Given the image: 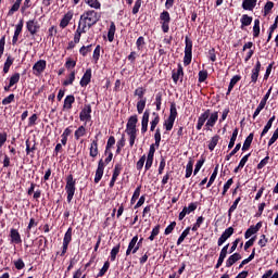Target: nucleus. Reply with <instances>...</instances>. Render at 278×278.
<instances>
[{"instance_id": "nucleus-1", "label": "nucleus", "mask_w": 278, "mask_h": 278, "mask_svg": "<svg viewBox=\"0 0 278 278\" xmlns=\"http://www.w3.org/2000/svg\"><path fill=\"white\" fill-rule=\"evenodd\" d=\"M98 21H101V13L94 10L85 11L79 18L78 27L74 34V42L81 40V34H86L90 27L97 25Z\"/></svg>"}, {"instance_id": "nucleus-2", "label": "nucleus", "mask_w": 278, "mask_h": 278, "mask_svg": "<svg viewBox=\"0 0 278 278\" xmlns=\"http://www.w3.org/2000/svg\"><path fill=\"white\" fill-rule=\"evenodd\" d=\"M75 184L76 180L73 178V174H70L66 178V186H65V191L67 194V203H71L73 201V197H75Z\"/></svg>"}, {"instance_id": "nucleus-3", "label": "nucleus", "mask_w": 278, "mask_h": 278, "mask_svg": "<svg viewBox=\"0 0 278 278\" xmlns=\"http://www.w3.org/2000/svg\"><path fill=\"white\" fill-rule=\"evenodd\" d=\"M185 43H186V47H185L184 64L185 66H188L192 62V40L186 37Z\"/></svg>"}, {"instance_id": "nucleus-4", "label": "nucleus", "mask_w": 278, "mask_h": 278, "mask_svg": "<svg viewBox=\"0 0 278 278\" xmlns=\"http://www.w3.org/2000/svg\"><path fill=\"white\" fill-rule=\"evenodd\" d=\"M160 21H161V25H162V31L164 34H168L169 29H170V13H168V11H163L160 14Z\"/></svg>"}, {"instance_id": "nucleus-5", "label": "nucleus", "mask_w": 278, "mask_h": 278, "mask_svg": "<svg viewBox=\"0 0 278 278\" xmlns=\"http://www.w3.org/2000/svg\"><path fill=\"white\" fill-rule=\"evenodd\" d=\"M139 250H140V243H138V236H135L132 237V239L128 244V248L126 250V255L128 256L130 253H132V255H136V253H138Z\"/></svg>"}, {"instance_id": "nucleus-6", "label": "nucleus", "mask_w": 278, "mask_h": 278, "mask_svg": "<svg viewBox=\"0 0 278 278\" xmlns=\"http://www.w3.org/2000/svg\"><path fill=\"white\" fill-rule=\"evenodd\" d=\"M45 68H47V61L45 60H39L36 62L33 66V73L38 77L39 75H42L45 73Z\"/></svg>"}, {"instance_id": "nucleus-7", "label": "nucleus", "mask_w": 278, "mask_h": 278, "mask_svg": "<svg viewBox=\"0 0 278 278\" xmlns=\"http://www.w3.org/2000/svg\"><path fill=\"white\" fill-rule=\"evenodd\" d=\"M90 114H92V106H90V104H86L79 113V119L84 123H88L91 118Z\"/></svg>"}, {"instance_id": "nucleus-8", "label": "nucleus", "mask_w": 278, "mask_h": 278, "mask_svg": "<svg viewBox=\"0 0 278 278\" xmlns=\"http://www.w3.org/2000/svg\"><path fill=\"white\" fill-rule=\"evenodd\" d=\"M231 236H233V227H229L227 228L222 236L218 238L217 240V244L218 247H223V244H225V242H227V240H229V238H231Z\"/></svg>"}, {"instance_id": "nucleus-9", "label": "nucleus", "mask_w": 278, "mask_h": 278, "mask_svg": "<svg viewBox=\"0 0 278 278\" xmlns=\"http://www.w3.org/2000/svg\"><path fill=\"white\" fill-rule=\"evenodd\" d=\"M26 29H28L30 36H36V34H38V31L40 29V25L38 24V22L36 20H29L26 23Z\"/></svg>"}, {"instance_id": "nucleus-10", "label": "nucleus", "mask_w": 278, "mask_h": 278, "mask_svg": "<svg viewBox=\"0 0 278 278\" xmlns=\"http://www.w3.org/2000/svg\"><path fill=\"white\" fill-rule=\"evenodd\" d=\"M261 71H262V63L260 61H256L255 66L252 68L251 84H257V79L260 78Z\"/></svg>"}, {"instance_id": "nucleus-11", "label": "nucleus", "mask_w": 278, "mask_h": 278, "mask_svg": "<svg viewBox=\"0 0 278 278\" xmlns=\"http://www.w3.org/2000/svg\"><path fill=\"white\" fill-rule=\"evenodd\" d=\"M218 121V112H214L208 115L207 122L205 124L206 131H212V127L216 125V122Z\"/></svg>"}, {"instance_id": "nucleus-12", "label": "nucleus", "mask_w": 278, "mask_h": 278, "mask_svg": "<svg viewBox=\"0 0 278 278\" xmlns=\"http://www.w3.org/2000/svg\"><path fill=\"white\" fill-rule=\"evenodd\" d=\"M197 210V203H190L188 206H185L178 215V219L182 220L186 218L187 214H192Z\"/></svg>"}, {"instance_id": "nucleus-13", "label": "nucleus", "mask_w": 278, "mask_h": 278, "mask_svg": "<svg viewBox=\"0 0 278 278\" xmlns=\"http://www.w3.org/2000/svg\"><path fill=\"white\" fill-rule=\"evenodd\" d=\"M105 168V163L103 160H100L98 163V168L96 170V176H94V184H99L103 177V170Z\"/></svg>"}, {"instance_id": "nucleus-14", "label": "nucleus", "mask_w": 278, "mask_h": 278, "mask_svg": "<svg viewBox=\"0 0 278 278\" xmlns=\"http://www.w3.org/2000/svg\"><path fill=\"white\" fill-rule=\"evenodd\" d=\"M136 125H138V115H131L126 125V132L137 131Z\"/></svg>"}, {"instance_id": "nucleus-15", "label": "nucleus", "mask_w": 278, "mask_h": 278, "mask_svg": "<svg viewBox=\"0 0 278 278\" xmlns=\"http://www.w3.org/2000/svg\"><path fill=\"white\" fill-rule=\"evenodd\" d=\"M207 118H210V109H207L199 116L197 124L198 131H201V129H203V126L205 125V121H207Z\"/></svg>"}, {"instance_id": "nucleus-16", "label": "nucleus", "mask_w": 278, "mask_h": 278, "mask_svg": "<svg viewBox=\"0 0 278 278\" xmlns=\"http://www.w3.org/2000/svg\"><path fill=\"white\" fill-rule=\"evenodd\" d=\"M172 79L174 84H177V81H184V67L181 65H178L177 71H173L172 73Z\"/></svg>"}, {"instance_id": "nucleus-17", "label": "nucleus", "mask_w": 278, "mask_h": 278, "mask_svg": "<svg viewBox=\"0 0 278 278\" xmlns=\"http://www.w3.org/2000/svg\"><path fill=\"white\" fill-rule=\"evenodd\" d=\"M91 79H92V70L88 68V70H86L84 76L80 79L81 88H86V86H88V84H90Z\"/></svg>"}, {"instance_id": "nucleus-18", "label": "nucleus", "mask_w": 278, "mask_h": 278, "mask_svg": "<svg viewBox=\"0 0 278 278\" xmlns=\"http://www.w3.org/2000/svg\"><path fill=\"white\" fill-rule=\"evenodd\" d=\"M149 110L144 111L141 119V134H147V130L149 129Z\"/></svg>"}, {"instance_id": "nucleus-19", "label": "nucleus", "mask_w": 278, "mask_h": 278, "mask_svg": "<svg viewBox=\"0 0 278 278\" xmlns=\"http://www.w3.org/2000/svg\"><path fill=\"white\" fill-rule=\"evenodd\" d=\"M89 155L90 157H97L99 155V138L97 136L91 142Z\"/></svg>"}, {"instance_id": "nucleus-20", "label": "nucleus", "mask_w": 278, "mask_h": 278, "mask_svg": "<svg viewBox=\"0 0 278 278\" xmlns=\"http://www.w3.org/2000/svg\"><path fill=\"white\" fill-rule=\"evenodd\" d=\"M73 21V12L68 11L61 20L60 27L61 29H66L68 27V23Z\"/></svg>"}, {"instance_id": "nucleus-21", "label": "nucleus", "mask_w": 278, "mask_h": 278, "mask_svg": "<svg viewBox=\"0 0 278 278\" xmlns=\"http://www.w3.org/2000/svg\"><path fill=\"white\" fill-rule=\"evenodd\" d=\"M239 260H242V255H240V253H233L226 261V268H231V266H233L236 262H239Z\"/></svg>"}, {"instance_id": "nucleus-22", "label": "nucleus", "mask_w": 278, "mask_h": 278, "mask_svg": "<svg viewBox=\"0 0 278 278\" xmlns=\"http://www.w3.org/2000/svg\"><path fill=\"white\" fill-rule=\"evenodd\" d=\"M10 238L13 244H21V242H23V240L21 239V233L14 228H12L10 231Z\"/></svg>"}, {"instance_id": "nucleus-23", "label": "nucleus", "mask_w": 278, "mask_h": 278, "mask_svg": "<svg viewBox=\"0 0 278 278\" xmlns=\"http://www.w3.org/2000/svg\"><path fill=\"white\" fill-rule=\"evenodd\" d=\"M255 5H257V0H243L242 2L243 10H248L249 12H253Z\"/></svg>"}, {"instance_id": "nucleus-24", "label": "nucleus", "mask_w": 278, "mask_h": 278, "mask_svg": "<svg viewBox=\"0 0 278 278\" xmlns=\"http://www.w3.org/2000/svg\"><path fill=\"white\" fill-rule=\"evenodd\" d=\"M73 103H75V96H66L64 99L63 110H72Z\"/></svg>"}, {"instance_id": "nucleus-25", "label": "nucleus", "mask_w": 278, "mask_h": 278, "mask_svg": "<svg viewBox=\"0 0 278 278\" xmlns=\"http://www.w3.org/2000/svg\"><path fill=\"white\" fill-rule=\"evenodd\" d=\"M21 31H23V21H20V23L15 26L12 45H16V42H18V36H21Z\"/></svg>"}, {"instance_id": "nucleus-26", "label": "nucleus", "mask_w": 278, "mask_h": 278, "mask_svg": "<svg viewBox=\"0 0 278 278\" xmlns=\"http://www.w3.org/2000/svg\"><path fill=\"white\" fill-rule=\"evenodd\" d=\"M242 79V76L240 75H235L229 83L228 86V91H227V96L231 94V90H233V86H236V84H238V81H240Z\"/></svg>"}, {"instance_id": "nucleus-27", "label": "nucleus", "mask_w": 278, "mask_h": 278, "mask_svg": "<svg viewBox=\"0 0 278 278\" xmlns=\"http://www.w3.org/2000/svg\"><path fill=\"white\" fill-rule=\"evenodd\" d=\"M275 115L274 116H271L269 119H268V122H267V124L264 126V128H263V131L261 132V138H264V136H266V134H267V131H270V128L273 127V123H275Z\"/></svg>"}, {"instance_id": "nucleus-28", "label": "nucleus", "mask_w": 278, "mask_h": 278, "mask_svg": "<svg viewBox=\"0 0 278 278\" xmlns=\"http://www.w3.org/2000/svg\"><path fill=\"white\" fill-rule=\"evenodd\" d=\"M253 142V132H251L244 140V143L242 146V151H249L251 149V144Z\"/></svg>"}, {"instance_id": "nucleus-29", "label": "nucleus", "mask_w": 278, "mask_h": 278, "mask_svg": "<svg viewBox=\"0 0 278 278\" xmlns=\"http://www.w3.org/2000/svg\"><path fill=\"white\" fill-rule=\"evenodd\" d=\"M12 64H14V58L9 55L5 60V62H4V65H3V73L4 74L10 73V66H12Z\"/></svg>"}, {"instance_id": "nucleus-30", "label": "nucleus", "mask_w": 278, "mask_h": 278, "mask_svg": "<svg viewBox=\"0 0 278 278\" xmlns=\"http://www.w3.org/2000/svg\"><path fill=\"white\" fill-rule=\"evenodd\" d=\"M114 34H116V25L112 22L108 33L109 42H114Z\"/></svg>"}, {"instance_id": "nucleus-31", "label": "nucleus", "mask_w": 278, "mask_h": 278, "mask_svg": "<svg viewBox=\"0 0 278 278\" xmlns=\"http://www.w3.org/2000/svg\"><path fill=\"white\" fill-rule=\"evenodd\" d=\"M85 3L93 10H101V2L99 0H85Z\"/></svg>"}, {"instance_id": "nucleus-32", "label": "nucleus", "mask_w": 278, "mask_h": 278, "mask_svg": "<svg viewBox=\"0 0 278 278\" xmlns=\"http://www.w3.org/2000/svg\"><path fill=\"white\" fill-rule=\"evenodd\" d=\"M253 23V17L248 14H243L241 17V27H249Z\"/></svg>"}, {"instance_id": "nucleus-33", "label": "nucleus", "mask_w": 278, "mask_h": 278, "mask_svg": "<svg viewBox=\"0 0 278 278\" xmlns=\"http://www.w3.org/2000/svg\"><path fill=\"white\" fill-rule=\"evenodd\" d=\"M194 166V161L192 159L189 160L187 166H186V179H189V177H192V168Z\"/></svg>"}, {"instance_id": "nucleus-34", "label": "nucleus", "mask_w": 278, "mask_h": 278, "mask_svg": "<svg viewBox=\"0 0 278 278\" xmlns=\"http://www.w3.org/2000/svg\"><path fill=\"white\" fill-rule=\"evenodd\" d=\"M240 201H242V198L240 197L233 201L232 205L228 210V218H231V214L238 210V203H240Z\"/></svg>"}, {"instance_id": "nucleus-35", "label": "nucleus", "mask_w": 278, "mask_h": 278, "mask_svg": "<svg viewBox=\"0 0 278 278\" xmlns=\"http://www.w3.org/2000/svg\"><path fill=\"white\" fill-rule=\"evenodd\" d=\"M71 240H73V228H68L63 238V244H71Z\"/></svg>"}, {"instance_id": "nucleus-36", "label": "nucleus", "mask_w": 278, "mask_h": 278, "mask_svg": "<svg viewBox=\"0 0 278 278\" xmlns=\"http://www.w3.org/2000/svg\"><path fill=\"white\" fill-rule=\"evenodd\" d=\"M144 108H147V99H141L137 102V112L138 114H142L144 112Z\"/></svg>"}, {"instance_id": "nucleus-37", "label": "nucleus", "mask_w": 278, "mask_h": 278, "mask_svg": "<svg viewBox=\"0 0 278 278\" xmlns=\"http://www.w3.org/2000/svg\"><path fill=\"white\" fill-rule=\"evenodd\" d=\"M153 116H155L152 122L150 123V131H155V128L157 127V125H160V115H157L156 113H153Z\"/></svg>"}, {"instance_id": "nucleus-38", "label": "nucleus", "mask_w": 278, "mask_h": 278, "mask_svg": "<svg viewBox=\"0 0 278 278\" xmlns=\"http://www.w3.org/2000/svg\"><path fill=\"white\" fill-rule=\"evenodd\" d=\"M74 136L76 140H79V138H84V136H86V127H78V129L75 130Z\"/></svg>"}, {"instance_id": "nucleus-39", "label": "nucleus", "mask_w": 278, "mask_h": 278, "mask_svg": "<svg viewBox=\"0 0 278 278\" xmlns=\"http://www.w3.org/2000/svg\"><path fill=\"white\" fill-rule=\"evenodd\" d=\"M218 140H220V137L218 135H215L214 137H212L208 143L210 151H214V149H216V144H218Z\"/></svg>"}, {"instance_id": "nucleus-40", "label": "nucleus", "mask_w": 278, "mask_h": 278, "mask_svg": "<svg viewBox=\"0 0 278 278\" xmlns=\"http://www.w3.org/2000/svg\"><path fill=\"white\" fill-rule=\"evenodd\" d=\"M266 108V102L265 100H261L258 106L256 108V110L254 111L253 114V118H257V116H260V112H262V110H264Z\"/></svg>"}, {"instance_id": "nucleus-41", "label": "nucleus", "mask_w": 278, "mask_h": 278, "mask_svg": "<svg viewBox=\"0 0 278 278\" xmlns=\"http://www.w3.org/2000/svg\"><path fill=\"white\" fill-rule=\"evenodd\" d=\"M190 235V227H187L182 233L180 235V237L177 240V245L179 247V244H181V242H184L186 240V238H188V236Z\"/></svg>"}, {"instance_id": "nucleus-42", "label": "nucleus", "mask_w": 278, "mask_h": 278, "mask_svg": "<svg viewBox=\"0 0 278 278\" xmlns=\"http://www.w3.org/2000/svg\"><path fill=\"white\" fill-rule=\"evenodd\" d=\"M146 92H147V89H144L142 87H138L135 90L134 94H135V97H138L139 100H142V99H147V98H144Z\"/></svg>"}, {"instance_id": "nucleus-43", "label": "nucleus", "mask_w": 278, "mask_h": 278, "mask_svg": "<svg viewBox=\"0 0 278 278\" xmlns=\"http://www.w3.org/2000/svg\"><path fill=\"white\" fill-rule=\"evenodd\" d=\"M18 81H21V74L15 73L10 77L9 85L16 86V84H18Z\"/></svg>"}, {"instance_id": "nucleus-44", "label": "nucleus", "mask_w": 278, "mask_h": 278, "mask_svg": "<svg viewBox=\"0 0 278 278\" xmlns=\"http://www.w3.org/2000/svg\"><path fill=\"white\" fill-rule=\"evenodd\" d=\"M119 251H121V243H118L111 250V262L116 261V256L118 255Z\"/></svg>"}, {"instance_id": "nucleus-45", "label": "nucleus", "mask_w": 278, "mask_h": 278, "mask_svg": "<svg viewBox=\"0 0 278 278\" xmlns=\"http://www.w3.org/2000/svg\"><path fill=\"white\" fill-rule=\"evenodd\" d=\"M237 138H238V128H235V130L232 131L230 141H229V144H228V149H233Z\"/></svg>"}, {"instance_id": "nucleus-46", "label": "nucleus", "mask_w": 278, "mask_h": 278, "mask_svg": "<svg viewBox=\"0 0 278 278\" xmlns=\"http://www.w3.org/2000/svg\"><path fill=\"white\" fill-rule=\"evenodd\" d=\"M168 118H172L173 121H175V118H177V106H176L175 102H173L170 104Z\"/></svg>"}, {"instance_id": "nucleus-47", "label": "nucleus", "mask_w": 278, "mask_h": 278, "mask_svg": "<svg viewBox=\"0 0 278 278\" xmlns=\"http://www.w3.org/2000/svg\"><path fill=\"white\" fill-rule=\"evenodd\" d=\"M90 51H92V45L89 46H83L79 49V53L80 55H83L84 58H86L88 55V53H90Z\"/></svg>"}, {"instance_id": "nucleus-48", "label": "nucleus", "mask_w": 278, "mask_h": 278, "mask_svg": "<svg viewBox=\"0 0 278 278\" xmlns=\"http://www.w3.org/2000/svg\"><path fill=\"white\" fill-rule=\"evenodd\" d=\"M218 176V167H216L214 169V172L212 173L208 182L206 185V188H210L212 186V184H214V181H216V177Z\"/></svg>"}, {"instance_id": "nucleus-49", "label": "nucleus", "mask_w": 278, "mask_h": 278, "mask_svg": "<svg viewBox=\"0 0 278 278\" xmlns=\"http://www.w3.org/2000/svg\"><path fill=\"white\" fill-rule=\"evenodd\" d=\"M241 147L242 144L240 143L236 144L235 149L228 155H226L227 162H229V160H231V157H233V155L240 151Z\"/></svg>"}, {"instance_id": "nucleus-50", "label": "nucleus", "mask_w": 278, "mask_h": 278, "mask_svg": "<svg viewBox=\"0 0 278 278\" xmlns=\"http://www.w3.org/2000/svg\"><path fill=\"white\" fill-rule=\"evenodd\" d=\"M159 235H160V225H156V226L152 229L151 235H150V237H149V240H150L151 242H153V240H155V237L159 236Z\"/></svg>"}, {"instance_id": "nucleus-51", "label": "nucleus", "mask_w": 278, "mask_h": 278, "mask_svg": "<svg viewBox=\"0 0 278 278\" xmlns=\"http://www.w3.org/2000/svg\"><path fill=\"white\" fill-rule=\"evenodd\" d=\"M174 125H175V119H172L170 117H167V119L164 122V127L166 131H170Z\"/></svg>"}, {"instance_id": "nucleus-52", "label": "nucleus", "mask_w": 278, "mask_h": 278, "mask_svg": "<svg viewBox=\"0 0 278 278\" xmlns=\"http://www.w3.org/2000/svg\"><path fill=\"white\" fill-rule=\"evenodd\" d=\"M227 251H229V243L222 249L218 260L225 262V257H227Z\"/></svg>"}, {"instance_id": "nucleus-53", "label": "nucleus", "mask_w": 278, "mask_h": 278, "mask_svg": "<svg viewBox=\"0 0 278 278\" xmlns=\"http://www.w3.org/2000/svg\"><path fill=\"white\" fill-rule=\"evenodd\" d=\"M203 164H205V160L202 157L197 162L194 170H193V175H197L199 173V170H201V168L203 167Z\"/></svg>"}, {"instance_id": "nucleus-54", "label": "nucleus", "mask_w": 278, "mask_h": 278, "mask_svg": "<svg viewBox=\"0 0 278 278\" xmlns=\"http://www.w3.org/2000/svg\"><path fill=\"white\" fill-rule=\"evenodd\" d=\"M121 170H123V165L116 164L113 170V178L118 179V175H121Z\"/></svg>"}, {"instance_id": "nucleus-55", "label": "nucleus", "mask_w": 278, "mask_h": 278, "mask_svg": "<svg viewBox=\"0 0 278 278\" xmlns=\"http://www.w3.org/2000/svg\"><path fill=\"white\" fill-rule=\"evenodd\" d=\"M273 8H275V3L273 1L266 2L265 7H264L265 16H266V14H270V11L273 10Z\"/></svg>"}, {"instance_id": "nucleus-56", "label": "nucleus", "mask_w": 278, "mask_h": 278, "mask_svg": "<svg viewBox=\"0 0 278 278\" xmlns=\"http://www.w3.org/2000/svg\"><path fill=\"white\" fill-rule=\"evenodd\" d=\"M140 190H141V187H137L134 194H132V198L130 200V203L134 204L136 203V201H138V199L140 198Z\"/></svg>"}, {"instance_id": "nucleus-57", "label": "nucleus", "mask_w": 278, "mask_h": 278, "mask_svg": "<svg viewBox=\"0 0 278 278\" xmlns=\"http://www.w3.org/2000/svg\"><path fill=\"white\" fill-rule=\"evenodd\" d=\"M253 36L254 38H257V36H260V20L254 21Z\"/></svg>"}, {"instance_id": "nucleus-58", "label": "nucleus", "mask_w": 278, "mask_h": 278, "mask_svg": "<svg viewBox=\"0 0 278 278\" xmlns=\"http://www.w3.org/2000/svg\"><path fill=\"white\" fill-rule=\"evenodd\" d=\"M110 270V263L106 261L103 265V267L100 269L98 277H103Z\"/></svg>"}, {"instance_id": "nucleus-59", "label": "nucleus", "mask_w": 278, "mask_h": 278, "mask_svg": "<svg viewBox=\"0 0 278 278\" xmlns=\"http://www.w3.org/2000/svg\"><path fill=\"white\" fill-rule=\"evenodd\" d=\"M144 162H147V156L142 155L139 161L137 162L136 168L137 170H140L141 168H144Z\"/></svg>"}, {"instance_id": "nucleus-60", "label": "nucleus", "mask_w": 278, "mask_h": 278, "mask_svg": "<svg viewBox=\"0 0 278 278\" xmlns=\"http://www.w3.org/2000/svg\"><path fill=\"white\" fill-rule=\"evenodd\" d=\"M73 81H75V72H72L68 76V79H65L63 86H72Z\"/></svg>"}, {"instance_id": "nucleus-61", "label": "nucleus", "mask_w": 278, "mask_h": 278, "mask_svg": "<svg viewBox=\"0 0 278 278\" xmlns=\"http://www.w3.org/2000/svg\"><path fill=\"white\" fill-rule=\"evenodd\" d=\"M255 233H257V232L255 231L253 226H250V228H248L245 233H244L245 240H249V238H251V236H255Z\"/></svg>"}, {"instance_id": "nucleus-62", "label": "nucleus", "mask_w": 278, "mask_h": 278, "mask_svg": "<svg viewBox=\"0 0 278 278\" xmlns=\"http://www.w3.org/2000/svg\"><path fill=\"white\" fill-rule=\"evenodd\" d=\"M14 266L16 270H23V268H25V262H23V258H18L14 262Z\"/></svg>"}, {"instance_id": "nucleus-63", "label": "nucleus", "mask_w": 278, "mask_h": 278, "mask_svg": "<svg viewBox=\"0 0 278 278\" xmlns=\"http://www.w3.org/2000/svg\"><path fill=\"white\" fill-rule=\"evenodd\" d=\"M129 136V146L134 147L136 144V134L137 131L126 132Z\"/></svg>"}, {"instance_id": "nucleus-64", "label": "nucleus", "mask_w": 278, "mask_h": 278, "mask_svg": "<svg viewBox=\"0 0 278 278\" xmlns=\"http://www.w3.org/2000/svg\"><path fill=\"white\" fill-rule=\"evenodd\" d=\"M14 102V93L9 94L7 98L2 100V105H10V103Z\"/></svg>"}]
</instances>
